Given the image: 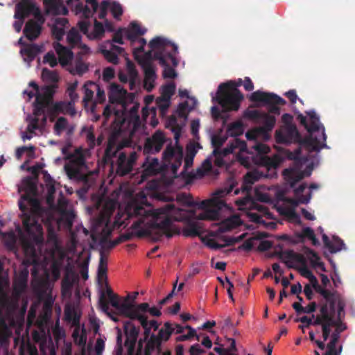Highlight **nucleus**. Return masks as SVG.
Segmentation results:
<instances>
[{
	"label": "nucleus",
	"mask_w": 355,
	"mask_h": 355,
	"mask_svg": "<svg viewBox=\"0 0 355 355\" xmlns=\"http://www.w3.org/2000/svg\"><path fill=\"white\" fill-rule=\"evenodd\" d=\"M23 263L26 266L20 270L19 274L15 277L13 282V289L17 295L21 294L27 288L29 274L27 265L30 263L28 261H24Z\"/></svg>",
	"instance_id": "15"
},
{
	"label": "nucleus",
	"mask_w": 355,
	"mask_h": 355,
	"mask_svg": "<svg viewBox=\"0 0 355 355\" xmlns=\"http://www.w3.org/2000/svg\"><path fill=\"white\" fill-rule=\"evenodd\" d=\"M74 105L73 102L59 101L53 103L49 107V111L52 117L55 116L60 113L69 114L71 116H74L76 114ZM53 120V118L51 119V121Z\"/></svg>",
	"instance_id": "17"
},
{
	"label": "nucleus",
	"mask_w": 355,
	"mask_h": 355,
	"mask_svg": "<svg viewBox=\"0 0 355 355\" xmlns=\"http://www.w3.org/2000/svg\"><path fill=\"white\" fill-rule=\"evenodd\" d=\"M37 187L34 183L28 181L26 184L27 193L23 195L19 200V208L21 211L23 226L28 234L30 239L36 244L43 243V229L38 223L35 212L40 208L39 201L31 193L35 194Z\"/></svg>",
	"instance_id": "3"
},
{
	"label": "nucleus",
	"mask_w": 355,
	"mask_h": 355,
	"mask_svg": "<svg viewBox=\"0 0 355 355\" xmlns=\"http://www.w3.org/2000/svg\"><path fill=\"white\" fill-rule=\"evenodd\" d=\"M137 159L136 152H132L129 157L123 152H121L115 164L116 174L119 176H125L130 173L133 168L135 162Z\"/></svg>",
	"instance_id": "13"
},
{
	"label": "nucleus",
	"mask_w": 355,
	"mask_h": 355,
	"mask_svg": "<svg viewBox=\"0 0 355 355\" xmlns=\"http://www.w3.org/2000/svg\"><path fill=\"white\" fill-rule=\"evenodd\" d=\"M281 258L284 259L288 268H293L294 266L289 261H293L303 265H305V259L301 254L294 252L293 250L285 251L282 253Z\"/></svg>",
	"instance_id": "34"
},
{
	"label": "nucleus",
	"mask_w": 355,
	"mask_h": 355,
	"mask_svg": "<svg viewBox=\"0 0 355 355\" xmlns=\"http://www.w3.org/2000/svg\"><path fill=\"white\" fill-rule=\"evenodd\" d=\"M283 175L292 188H293L298 182L304 178V174L302 172L295 171L293 169H285L283 171Z\"/></svg>",
	"instance_id": "40"
},
{
	"label": "nucleus",
	"mask_w": 355,
	"mask_h": 355,
	"mask_svg": "<svg viewBox=\"0 0 355 355\" xmlns=\"http://www.w3.org/2000/svg\"><path fill=\"white\" fill-rule=\"evenodd\" d=\"M243 132V125L239 121L232 123L227 128V133L230 137H236Z\"/></svg>",
	"instance_id": "52"
},
{
	"label": "nucleus",
	"mask_w": 355,
	"mask_h": 355,
	"mask_svg": "<svg viewBox=\"0 0 355 355\" xmlns=\"http://www.w3.org/2000/svg\"><path fill=\"white\" fill-rule=\"evenodd\" d=\"M49 105L42 103L39 101H37L35 99V101L34 103V109H33V114L34 117L39 118L40 116H42V123L43 125H45L46 123V116L44 115V111L45 108L48 107Z\"/></svg>",
	"instance_id": "49"
},
{
	"label": "nucleus",
	"mask_w": 355,
	"mask_h": 355,
	"mask_svg": "<svg viewBox=\"0 0 355 355\" xmlns=\"http://www.w3.org/2000/svg\"><path fill=\"white\" fill-rule=\"evenodd\" d=\"M9 284L8 279H0V339L3 340L8 336V324L14 322V313L17 308V304L5 291V287Z\"/></svg>",
	"instance_id": "6"
},
{
	"label": "nucleus",
	"mask_w": 355,
	"mask_h": 355,
	"mask_svg": "<svg viewBox=\"0 0 355 355\" xmlns=\"http://www.w3.org/2000/svg\"><path fill=\"white\" fill-rule=\"evenodd\" d=\"M306 114L309 117V123H307L306 117L302 114L297 116V119L306 129L309 133V136L302 138L295 125L284 126L275 132L277 143L280 144L296 143L300 146L295 150L296 155H300L301 147L305 148L309 152H317L327 147L325 144L327 135L324 127L320 122L319 116L314 111L307 112Z\"/></svg>",
	"instance_id": "2"
},
{
	"label": "nucleus",
	"mask_w": 355,
	"mask_h": 355,
	"mask_svg": "<svg viewBox=\"0 0 355 355\" xmlns=\"http://www.w3.org/2000/svg\"><path fill=\"white\" fill-rule=\"evenodd\" d=\"M95 83L91 81L87 82L83 85L84 89V97L83 102L86 106L89 102H91L94 97Z\"/></svg>",
	"instance_id": "46"
},
{
	"label": "nucleus",
	"mask_w": 355,
	"mask_h": 355,
	"mask_svg": "<svg viewBox=\"0 0 355 355\" xmlns=\"http://www.w3.org/2000/svg\"><path fill=\"white\" fill-rule=\"evenodd\" d=\"M177 200L183 205L188 207H193L197 204L192 200L191 196L185 193H179L177 195Z\"/></svg>",
	"instance_id": "61"
},
{
	"label": "nucleus",
	"mask_w": 355,
	"mask_h": 355,
	"mask_svg": "<svg viewBox=\"0 0 355 355\" xmlns=\"http://www.w3.org/2000/svg\"><path fill=\"white\" fill-rule=\"evenodd\" d=\"M110 11L113 17L116 19H120L123 12L121 5L119 3L115 1L111 4Z\"/></svg>",
	"instance_id": "64"
},
{
	"label": "nucleus",
	"mask_w": 355,
	"mask_h": 355,
	"mask_svg": "<svg viewBox=\"0 0 355 355\" xmlns=\"http://www.w3.org/2000/svg\"><path fill=\"white\" fill-rule=\"evenodd\" d=\"M240 224V219L238 216H231L224 220L220 225V229L223 232L230 231L237 227Z\"/></svg>",
	"instance_id": "47"
},
{
	"label": "nucleus",
	"mask_w": 355,
	"mask_h": 355,
	"mask_svg": "<svg viewBox=\"0 0 355 355\" xmlns=\"http://www.w3.org/2000/svg\"><path fill=\"white\" fill-rule=\"evenodd\" d=\"M72 337L75 344L80 347H85L87 342V336L84 327L80 331V325L74 327Z\"/></svg>",
	"instance_id": "41"
},
{
	"label": "nucleus",
	"mask_w": 355,
	"mask_h": 355,
	"mask_svg": "<svg viewBox=\"0 0 355 355\" xmlns=\"http://www.w3.org/2000/svg\"><path fill=\"white\" fill-rule=\"evenodd\" d=\"M101 53L103 55L104 58L107 60V62L113 64H117L119 63V58L116 52L107 49H102Z\"/></svg>",
	"instance_id": "59"
},
{
	"label": "nucleus",
	"mask_w": 355,
	"mask_h": 355,
	"mask_svg": "<svg viewBox=\"0 0 355 355\" xmlns=\"http://www.w3.org/2000/svg\"><path fill=\"white\" fill-rule=\"evenodd\" d=\"M42 76L44 80L52 83H57L59 80L58 73L55 71H51L46 68L42 69Z\"/></svg>",
	"instance_id": "58"
},
{
	"label": "nucleus",
	"mask_w": 355,
	"mask_h": 355,
	"mask_svg": "<svg viewBox=\"0 0 355 355\" xmlns=\"http://www.w3.org/2000/svg\"><path fill=\"white\" fill-rule=\"evenodd\" d=\"M162 158L164 162L171 164V171L175 175L182 164L183 159L182 148L180 146L173 147L171 144H169L163 152Z\"/></svg>",
	"instance_id": "12"
},
{
	"label": "nucleus",
	"mask_w": 355,
	"mask_h": 355,
	"mask_svg": "<svg viewBox=\"0 0 355 355\" xmlns=\"http://www.w3.org/2000/svg\"><path fill=\"white\" fill-rule=\"evenodd\" d=\"M41 51L42 46L36 44H28L25 45V48L21 49L20 53L23 56L24 62L30 64Z\"/></svg>",
	"instance_id": "27"
},
{
	"label": "nucleus",
	"mask_w": 355,
	"mask_h": 355,
	"mask_svg": "<svg viewBox=\"0 0 355 355\" xmlns=\"http://www.w3.org/2000/svg\"><path fill=\"white\" fill-rule=\"evenodd\" d=\"M68 121L63 116L59 117L54 124L53 132L55 135L60 136L62 132L67 129Z\"/></svg>",
	"instance_id": "54"
},
{
	"label": "nucleus",
	"mask_w": 355,
	"mask_h": 355,
	"mask_svg": "<svg viewBox=\"0 0 355 355\" xmlns=\"http://www.w3.org/2000/svg\"><path fill=\"white\" fill-rule=\"evenodd\" d=\"M295 236L297 237V241L299 242H303L304 239L307 238L311 241V243L313 245H320V242L315 237L313 230L309 227L303 228L301 232H296Z\"/></svg>",
	"instance_id": "38"
},
{
	"label": "nucleus",
	"mask_w": 355,
	"mask_h": 355,
	"mask_svg": "<svg viewBox=\"0 0 355 355\" xmlns=\"http://www.w3.org/2000/svg\"><path fill=\"white\" fill-rule=\"evenodd\" d=\"M55 86L47 85L42 88V93H37L35 99L48 105L52 103V99L55 94Z\"/></svg>",
	"instance_id": "33"
},
{
	"label": "nucleus",
	"mask_w": 355,
	"mask_h": 355,
	"mask_svg": "<svg viewBox=\"0 0 355 355\" xmlns=\"http://www.w3.org/2000/svg\"><path fill=\"white\" fill-rule=\"evenodd\" d=\"M146 158L142 164L144 168L142 177L146 178L156 175L159 172L160 165L157 158L153 157L151 155H146Z\"/></svg>",
	"instance_id": "20"
},
{
	"label": "nucleus",
	"mask_w": 355,
	"mask_h": 355,
	"mask_svg": "<svg viewBox=\"0 0 355 355\" xmlns=\"http://www.w3.org/2000/svg\"><path fill=\"white\" fill-rule=\"evenodd\" d=\"M67 40L68 43L73 47L80 42L81 36L77 30L72 28L69 31Z\"/></svg>",
	"instance_id": "56"
},
{
	"label": "nucleus",
	"mask_w": 355,
	"mask_h": 355,
	"mask_svg": "<svg viewBox=\"0 0 355 355\" xmlns=\"http://www.w3.org/2000/svg\"><path fill=\"white\" fill-rule=\"evenodd\" d=\"M77 87H78V83L74 82V83L70 84L69 85V87H67V93L70 98L69 101L73 102L74 104L78 101V97H79L78 94L76 92Z\"/></svg>",
	"instance_id": "63"
},
{
	"label": "nucleus",
	"mask_w": 355,
	"mask_h": 355,
	"mask_svg": "<svg viewBox=\"0 0 355 355\" xmlns=\"http://www.w3.org/2000/svg\"><path fill=\"white\" fill-rule=\"evenodd\" d=\"M259 123H261L262 125L257 128V132L265 134L272 131L275 125L276 119L274 116L263 112Z\"/></svg>",
	"instance_id": "31"
},
{
	"label": "nucleus",
	"mask_w": 355,
	"mask_h": 355,
	"mask_svg": "<svg viewBox=\"0 0 355 355\" xmlns=\"http://www.w3.org/2000/svg\"><path fill=\"white\" fill-rule=\"evenodd\" d=\"M114 211V206L110 207H105L103 211L100 213L95 220V225L96 228H101L102 234L105 237L109 236L112 232L111 227V216Z\"/></svg>",
	"instance_id": "14"
},
{
	"label": "nucleus",
	"mask_w": 355,
	"mask_h": 355,
	"mask_svg": "<svg viewBox=\"0 0 355 355\" xmlns=\"http://www.w3.org/2000/svg\"><path fill=\"white\" fill-rule=\"evenodd\" d=\"M166 141V138L163 131L157 130L151 137L145 139L143 152L144 155H155L159 153Z\"/></svg>",
	"instance_id": "11"
},
{
	"label": "nucleus",
	"mask_w": 355,
	"mask_h": 355,
	"mask_svg": "<svg viewBox=\"0 0 355 355\" xmlns=\"http://www.w3.org/2000/svg\"><path fill=\"white\" fill-rule=\"evenodd\" d=\"M174 331L175 329L173 327V324L166 322L164 324V328L159 331L158 336L162 341H167Z\"/></svg>",
	"instance_id": "53"
},
{
	"label": "nucleus",
	"mask_w": 355,
	"mask_h": 355,
	"mask_svg": "<svg viewBox=\"0 0 355 355\" xmlns=\"http://www.w3.org/2000/svg\"><path fill=\"white\" fill-rule=\"evenodd\" d=\"M110 302L119 312L126 318H129L132 312L133 304L130 302H123L120 303L119 299L116 295L110 296Z\"/></svg>",
	"instance_id": "24"
},
{
	"label": "nucleus",
	"mask_w": 355,
	"mask_h": 355,
	"mask_svg": "<svg viewBox=\"0 0 355 355\" xmlns=\"http://www.w3.org/2000/svg\"><path fill=\"white\" fill-rule=\"evenodd\" d=\"M55 340L58 342L65 337L64 330L60 326L59 321H57L52 329Z\"/></svg>",
	"instance_id": "62"
},
{
	"label": "nucleus",
	"mask_w": 355,
	"mask_h": 355,
	"mask_svg": "<svg viewBox=\"0 0 355 355\" xmlns=\"http://www.w3.org/2000/svg\"><path fill=\"white\" fill-rule=\"evenodd\" d=\"M296 197V199L291 198L288 200V202L293 206H297L299 204H308L311 199L312 193L311 191H309L306 195Z\"/></svg>",
	"instance_id": "57"
},
{
	"label": "nucleus",
	"mask_w": 355,
	"mask_h": 355,
	"mask_svg": "<svg viewBox=\"0 0 355 355\" xmlns=\"http://www.w3.org/2000/svg\"><path fill=\"white\" fill-rule=\"evenodd\" d=\"M303 252L304 254L307 257V258L310 260L311 263L313 266L320 267L322 270H325L324 263L320 262V257L318 254L312 249L304 247L303 249Z\"/></svg>",
	"instance_id": "43"
},
{
	"label": "nucleus",
	"mask_w": 355,
	"mask_h": 355,
	"mask_svg": "<svg viewBox=\"0 0 355 355\" xmlns=\"http://www.w3.org/2000/svg\"><path fill=\"white\" fill-rule=\"evenodd\" d=\"M319 312L320 313L316 315L312 314L311 318L306 315L302 316L301 318H297L295 319V322H301L303 324L299 326V328L302 330L304 328H308L311 325L318 326L319 324H321L322 322V318L326 312V308L323 307L322 309H320Z\"/></svg>",
	"instance_id": "21"
},
{
	"label": "nucleus",
	"mask_w": 355,
	"mask_h": 355,
	"mask_svg": "<svg viewBox=\"0 0 355 355\" xmlns=\"http://www.w3.org/2000/svg\"><path fill=\"white\" fill-rule=\"evenodd\" d=\"M64 318L65 320L71 322L73 327L80 325V315L77 313L76 311L73 307L67 306L64 309Z\"/></svg>",
	"instance_id": "42"
},
{
	"label": "nucleus",
	"mask_w": 355,
	"mask_h": 355,
	"mask_svg": "<svg viewBox=\"0 0 355 355\" xmlns=\"http://www.w3.org/2000/svg\"><path fill=\"white\" fill-rule=\"evenodd\" d=\"M162 340L157 335L152 334L146 344L145 349V355H150V351L154 350L155 348H158L161 346Z\"/></svg>",
	"instance_id": "48"
},
{
	"label": "nucleus",
	"mask_w": 355,
	"mask_h": 355,
	"mask_svg": "<svg viewBox=\"0 0 355 355\" xmlns=\"http://www.w3.org/2000/svg\"><path fill=\"white\" fill-rule=\"evenodd\" d=\"M42 27L37 24L34 19L28 20L23 30V34L29 41H34L39 37L42 33Z\"/></svg>",
	"instance_id": "25"
},
{
	"label": "nucleus",
	"mask_w": 355,
	"mask_h": 355,
	"mask_svg": "<svg viewBox=\"0 0 355 355\" xmlns=\"http://www.w3.org/2000/svg\"><path fill=\"white\" fill-rule=\"evenodd\" d=\"M144 73V87L150 92L155 87V81L157 78L154 68H142Z\"/></svg>",
	"instance_id": "36"
},
{
	"label": "nucleus",
	"mask_w": 355,
	"mask_h": 355,
	"mask_svg": "<svg viewBox=\"0 0 355 355\" xmlns=\"http://www.w3.org/2000/svg\"><path fill=\"white\" fill-rule=\"evenodd\" d=\"M130 320H137L139 322L141 327L144 329V334L146 337H148L151 331V327H149V323L148 320V316L147 315H135V313L133 315H130V316L128 318Z\"/></svg>",
	"instance_id": "50"
},
{
	"label": "nucleus",
	"mask_w": 355,
	"mask_h": 355,
	"mask_svg": "<svg viewBox=\"0 0 355 355\" xmlns=\"http://www.w3.org/2000/svg\"><path fill=\"white\" fill-rule=\"evenodd\" d=\"M67 200L61 194L58 200L56 209L60 214L62 218L64 219L69 225H71L75 215L71 210L67 209Z\"/></svg>",
	"instance_id": "23"
},
{
	"label": "nucleus",
	"mask_w": 355,
	"mask_h": 355,
	"mask_svg": "<svg viewBox=\"0 0 355 355\" xmlns=\"http://www.w3.org/2000/svg\"><path fill=\"white\" fill-rule=\"evenodd\" d=\"M76 279L77 277L72 270H67L61 284V290L63 295L71 293Z\"/></svg>",
	"instance_id": "32"
},
{
	"label": "nucleus",
	"mask_w": 355,
	"mask_h": 355,
	"mask_svg": "<svg viewBox=\"0 0 355 355\" xmlns=\"http://www.w3.org/2000/svg\"><path fill=\"white\" fill-rule=\"evenodd\" d=\"M37 6L32 1H19L15 5L14 18L17 19H25L32 15Z\"/></svg>",
	"instance_id": "18"
},
{
	"label": "nucleus",
	"mask_w": 355,
	"mask_h": 355,
	"mask_svg": "<svg viewBox=\"0 0 355 355\" xmlns=\"http://www.w3.org/2000/svg\"><path fill=\"white\" fill-rule=\"evenodd\" d=\"M243 95L239 89L234 87L232 81L221 83L218 88L216 99L218 103L227 111L239 110Z\"/></svg>",
	"instance_id": "7"
},
{
	"label": "nucleus",
	"mask_w": 355,
	"mask_h": 355,
	"mask_svg": "<svg viewBox=\"0 0 355 355\" xmlns=\"http://www.w3.org/2000/svg\"><path fill=\"white\" fill-rule=\"evenodd\" d=\"M150 50L139 55L140 53L134 52V58L142 68H154L153 60H158L155 58V54L162 53L164 56L167 55L171 60L172 65L177 67L178 61L175 58L178 53V46L166 38L157 36L151 40L148 44Z\"/></svg>",
	"instance_id": "4"
},
{
	"label": "nucleus",
	"mask_w": 355,
	"mask_h": 355,
	"mask_svg": "<svg viewBox=\"0 0 355 355\" xmlns=\"http://www.w3.org/2000/svg\"><path fill=\"white\" fill-rule=\"evenodd\" d=\"M250 101L255 103H262L268 105V112L279 115L280 109L278 105H285L286 101L278 95L273 93H268L260 90L252 93Z\"/></svg>",
	"instance_id": "10"
},
{
	"label": "nucleus",
	"mask_w": 355,
	"mask_h": 355,
	"mask_svg": "<svg viewBox=\"0 0 355 355\" xmlns=\"http://www.w3.org/2000/svg\"><path fill=\"white\" fill-rule=\"evenodd\" d=\"M128 215L130 217L134 216L137 218L131 225V229L137 236L141 237L145 234L141 226L148 225V223L146 224L145 221L147 218L151 216L152 221L149 226L157 230L161 235H165L167 238L180 234V230L174 224L175 221L186 220L190 216L186 209L177 208L172 203L166 204L156 209H146L143 206L137 205Z\"/></svg>",
	"instance_id": "1"
},
{
	"label": "nucleus",
	"mask_w": 355,
	"mask_h": 355,
	"mask_svg": "<svg viewBox=\"0 0 355 355\" xmlns=\"http://www.w3.org/2000/svg\"><path fill=\"white\" fill-rule=\"evenodd\" d=\"M295 236L297 237V241L299 242H303L304 239L307 238L311 241V243L313 245H320V242L315 237L313 230L309 227L303 228L301 232H296Z\"/></svg>",
	"instance_id": "39"
},
{
	"label": "nucleus",
	"mask_w": 355,
	"mask_h": 355,
	"mask_svg": "<svg viewBox=\"0 0 355 355\" xmlns=\"http://www.w3.org/2000/svg\"><path fill=\"white\" fill-rule=\"evenodd\" d=\"M0 235L1 236L5 247L9 251L16 252L17 236L15 232L12 230L8 232H3L1 231Z\"/></svg>",
	"instance_id": "37"
},
{
	"label": "nucleus",
	"mask_w": 355,
	"mask_h": 355,
	"mask_svg": "<svg viewBox=\"0 0 355 355\" xmlns=\"http://www.w3.org/2000/svg\"><path fill=\"white\" fill-rule=\"evenodd\" d=\"M155 58L158 60L159 64L164 67L163 71L164 78H175L177 76L175 70L170 67L172 62L167 55L164 56L162 53L158 52L155 54Z\"/></svg>",
	"instance_id": "26"
},
{
	"label": "nucleus",
	"mask_w": 355,
	"mask_h": 355,
	"mask_svg": "<svg viewBox=\"0 0 355 355\" xmlns=\"http://www.w3.org/2000/svg\"><path fill=\"white\" fill-rule=\"evenodd\" d=\"M147 313H150V315L153 316L159 317L161 315L162 313L159 309L156 307H150L148 303L144 302L139 304H133L132 312L131 315L134 313L135 315H146Z\"/></svg>",
	"instance_id": "28"
},
{
	"label": "nucleus",
	"mask_w": 355,
	"mask_h": 355,
	"mask_svg": "<svg viewBox=\"0 0 355 355\" xmlns=\"http://www.w3.org/2000/svg\"><path fill=\"white\" fill-rule=\"evenodd\" d=\"M321 295L323 297L324 302H321L320 309L325 307L326 313L328 315H337V310L336 306V297L335 293L325 288Z\"/></svg>",
	"instance_id": "19"
},
{
	"label": "nucleus",
	"mask_w": 355,
	"mask_h": 355,
	"mask_svg": "<svg viewBox=\"0 0 355 355\" xmlns=\"http://www.w3.org/2000/svg\"><path fill=\"white\" fill-rule=\"evenodd\" d=\"M128 92L121 85L112 83L108 90L109 101L112 103H123L125 101Z\"/></svg>",
	"instance_id": "22"
},
{
	"label": "nucleus",
	"mask_w": 355,
	"mask_h": 355,
	"mask_svg": "<svg viewBox=\"0 0 355 355\" xmlns=\"http://www.w3.org/2000/svg\"><path fill=\"white\" fill-rule=\"evenodd\" d=\"M67 22V20L66 19L58 18L55 20L56 24L52 26V35L58 41H60L62 40L63 36L64 35V30L63 28L58 26L57 24L64 26Z\"/></svg>",
	"instance_id": "44"
},
{
	"label": "nucleus",
	"mask_w": 355,
	"mask_h": 355,
	"mask_svg": "<svg viewBox=\"0 0 355 355\" xmlns=\"http://www.w3.org/2000/svg\"><path fill=\"white\" fill-rule=\"evenodd\" d=\"M17 229L18 232L21 236L25 252L26 254H31L33 257H35L36 254V252H35V248L34 245L32 243V242L31 241H28V240L26 239L25 238H24L23 232L19 226H18L17 227Z\"/></svg>",
	"instance_id": "51"
},
{
	"label": "nucleus",
	"mask_w": 355,
	"mask_h": 355,
	"mask_svg": "<svg viewBox=\"0 0 355 355\" xmlns=\"http://www.w3.org/2000/svg\"><path fill=\"white\" fill-rule=\"evenodd\" d=\"M123 328L126 337L124 345L128 347L129 351H131L135 348L139 333V329L136 327L131 321L125 322Z\"/></svg>",
	"instance_id": "16"
},
{
	"label": "nucleus",
	"mask_w": 355,
	"mask_h": 355,
	"mask_svg": "<svg viewBox=\"0 0 355 355\" xmlns=\"http://www.w3.org/2000/svg\"><path fill=\"white\" fill-rule=\"evenodd\" d=\"M333 324H335L334 315H328L326 313L322 318V322L318 326H321L322 338L324 341L328 340L331 336Z\"/></svg>",
	"instance_id": "30"
},
{
	"label": "nucleus",
	"mask_w": 355,
	"mask_h": 355,
	"mask_svg": "<svg viewBox=\"0 0 355 355\" xmlns=\"http://www.w3.org/2000/svg\"><path fill=\"white\" fill-rule=\"evenodd\" d=\"M257 180V178L254 174L252 173H248L246 174L241 186V190L243 193H245V196L244 198L238 199L236 200V204L240 207H243V208L253 207L256 209L262 216L270 218L272 214L270 212L269 209L264 205L258 204L254 201V198L250 194L252 188V184Z\"/></svg>",
	"instance_id": "9"
},
{
	"label": "nucleus",
	"mask_w": 355,
	"mask_h": 355,
	"mask_svg": "<svg viewBox=\"0 0 355 355\" xmlns=\"http://www.w3.org/2000/svg\"><path fill=\"white\" fill-rule=\"evenodd\" d=\"M343 315H344V304L339 301L338 302L337 315H334L335 324H333L334 330L331 333L330 340L327 345V349L324 355H340L343 350V346L340 345L336 347L339 341L340 334L347 329V325L343 322ZM315 355H320L318 352L315 351Z\"/></svg>",
	"instance_id": "8"
},
{
	"label": "nucleus",
	"mask_w": 355,
	"mask_h": 355,
	"mask_svg": "<svg viewBox=\"0 0 355 355\" xmlns=\"http://www.w3.org/2000/svg\"><path fill=\"white\" fill-rule=\"evenodd\" d=\"M234 187V184L231 183L227 187L216 190L211 198L198 203V207L203 209L204 211L198 215V218L200 220H218L220 211L227 206L223 198L230 193Z\"/></svg>",
	"instance_id": "5"
},
{
	"label": "nucleus",
	"mask_w": 355,
	"mask_h": 355,
	"mask_svg": "<svg viewBox=\"0 0 355 355\" xmlns=\"http://www.w3.org/2000/svg\"><path fill=\"white\" fill-rule=\"evenodd\" d=\"M184 234L187 236H196L200 235L198 225L195 223H189L188 226L184 231Z\"/></svg>",
	"instance_id": "60"
},
{
	"label": "nucleus",
	"mask_w": 355,
	"mask_h": 355,
	"mask_svg": "<svg viewBox=\"0 0 355 355\" xmlns=\"http://www.w3.org/2000/svg\"><path fill=\"white\" fill-rule=\"evenodd\" d=\"M53 47L58 55L60 63L62 65L67 64L70 60L73 58L72 51L62 45L59 42H55Z\"/></svg>",
	"instance_id": "29"
},
{
	"label": "nucleus",
	"mask_w": 355,
	"mask_h": 355,
	"mask_svg": "<svg viewBox=\"0 0 355 355\" xmlns=\"http://www.w3.org/2000/svg\"><path fill=\"white\" fill-rule=\"evenodd\" d=\"M107 261L105 256L104 251H100V260L98 267V279H107Z\"/></svg>",
	"instance_id": "45"
},
{
	"label": "nucleus",
	"mask_w": 355,
	"mask_h": 355,
	"mask_svg": "<svg viewBox=\"0 0 355 355\" xmlns=\"http://www.w3.org/2000/svg\"><path fill=\"white\" fill-rule=\"evenodd\" d=\"M146 29H143L141 26L135 22H131L130 27L125 31L126 37L132 43L136 42L138 37L144 35Z\"/></svg>",
	"instance_id": "35"
},
{
	"label": "nucleus",
	"mask_w": 355,
	"mask_h": 355,
	"mask_svg": "<svg viewBox=\"0 0 355 355\" xmlns=\"http://www.w3.org/2000/svg\"><path fill=\"white\" fill-rule=\"evenodd\" d=\"M175 85L174 83H168L162 87V100L168 103L171 96L175 94Z\"/></svg>",
	"instance_id": "55"
}]
</instances>
